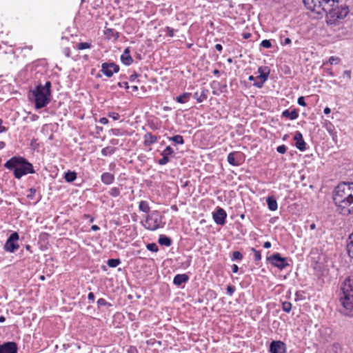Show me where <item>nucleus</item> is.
Here are the masks:
<instances>
[{
	"instance_id": "393cba45",
	"label": "nucleus",
	"mask_w": 353,
	"mask_h": 353,
	"mask_svg": "<svg viewBox=\"0 0 353 353\" xmlns=\"http://www.w3.org/2000/svg\"><path fill=\"white\" fill-rule=\"evenodd\" d=\"M347 250L349 256L353 259V232L349 236L347 239Z\"/></svg>"
},
{
	"instance_id": "bb28decb",
	"label": "nucleus",
	"mask_w": 353,
	"mask_h": 353,
	"mask_svg": "<svg viewBox=\"0 0 353 353\" xmlns=\"http://www.w3.org/2000/svg\"><path fill=\"white\" fill-rule=\"evenodd\" d=\"M159 243L161 245H165L167 247L171 245V239L165 235H160L159 238Z\"/></svg>"
},
{
	"instance_id": "6ab92c4d",
	"label": "nucleus",
	"mask_w": 353,
	"mask_h": 353,
	"mask_svg": "<svg viewBox=\"0 0 353 353\" xmlns=\"http://www.w3.org/2000/svg\"><path fill=\"white\" fill-rule=\"evenodd\" d=\"M208 90L204 88H203L201 90V92H196L194 94V98L196 100L198 103H201L204 100L207 99Z\"/></svg>"
},
{
	"instance_id": "37998d69",
	"label": "nucleus",
	"mask_w": 353,
	"mask_h": 353,
	"mask_svg": "<svg viewBox=\"0 0 353 353\" xmlns=\"http://www.w3.org/2000/svg\"><path fill=\"white\" fill-rule=\"evenodd\" d=\"M36 194V189L31 188L28 190V194H27V197L28 199H32Z\"/></svg>"
},
{
	"instance_id": "dca6fc26",
	"label": "nucleus",
	"mask_w": 353,
	"mask_h": 353,
	"mask_svg": "<svg viewBox=\"0 0 353 353\" xmlns=\"http://www.w3.org/2000/svg\"><path fill=\"white\" fill-rule=\"evenodd\" d=\"M294 139L296 141L295 146L297 149L301 151H305L306 150V143L303 139V135L299 131L295 132Z\"/></svg>"
},
{
	"instance_id": "0eeeda50",
	"label": "nucleus",
	"mask_w": 353,
	"mask_h": 353,
	"mask_svg": "<svg viewBox=\"0 0 353 353\" xmlns=\"http://www.w3.org/2000/svg\"><path fill=\"white\" fill-rule=\"evenodd\" d=\"M266 259L273 266L282 270L290 265L288 263V259L286 257H282L281 254L279 252L274 253L270 256H267Z\"/></svg>"
},
{
	"instance_id": "9b49d317",
	"label": "nucleus",
	"mask_w": 353,
	"mask_h": 353,
	"mask_svg": "<svg viewBox=\"0 0 353 353\" xmlns=\"http://www.w3.org/2000/svg\"><path fill=\"white\" fill-rule=\"evenodd\" d=\"M341 290L342 292V295H353V280L350 278L345 279L342 283Z\"/></svg>"
},
{
	"instance_id": "f257e3e1",
	"label": "nucleus",
	"mask_w": 353,
	"mask_h": 353,
	"mask_svg": "<svg viewBox=\"0 0 353 353\" xmlns=\"http://www.w3.org/2000/svg\"><path fill=\"white\" fill-rule=\"evenodd\" d=\"M306 8L317 13L325 14L328 25H335L339 20L344 19L350 10L348 6L340 4L339 0H303Z\"/></svg>"
},
{
	"instance_id": "cd10ccee",
	"label": "nucleus",
	"mask_w": 353,
	"mask_h": 353,
	"mask_svg": "<svg viewBox=\"0 0 353 353\" xmlns=\"http://www.w3.org/2000/svg\"><path fill=\"white\" fill-rule=\"evenodd\" d=\"M64 179L67 182L71 183L77 179V173L69 170L65 173Z\"/></svg>"
},
{
	"instance_id": "6e6d98bb",
	"label": "nucleus",
	"mask_w": 353,
	"mask_h": 353,
	"mask_svg": "<svg viewBox=\"0 0 353 353\" xmlns=\"http://www.w3.org/2000/svg\"><path fill=\"white\" fill-rule=\"evenodd\" d=\"M3 121L0 119V133L7 131V128L2 125Z\"/></svg>"
},
{
	"instance_id": "052dcab7",
	"label": "nucleus",
	"mask_w": 353,
	"mask_h": 353,
	"mask_svg": "<svg viewBox=\"0 0 353 353\" xmlns=\"http://www.w3.org/2000/svg\"><path fill=\"white\" fill-rule=\"evenodd\" d=\"M239 270V267L237 266V265L236 264H234L232 265V271L233 273H236Z\"/></svg>"
},
{
	"instance_id": "603ef678",
	"label": "nucleus",
	"mask_w": 353,
	"mask_h": 353,
	"mask_svg": "<svg viewBox=\"0 0 353 353\" xmlns=\"http://www.w3.org/2000/svg\"><path fill=\"white\" fill-rule=\"evenodd\" d=\"M166 32L169 37H172L174 36V30L172 28L167 27Z\"/></svg>"
},
{
	"instance_id": "473e14b6",
	"label": "nucleus",
	"mask_w": 353,
	"mask_h": 353,
	"mask_svg": "<svg viewBox=\"0 0 353 353\" xmlns=\"http://www.w3.org/2000/svg\"><path fill=\"white\" fill-rule=\"evenodd\" d=\"M121 263V261L119 259H108L107 264L110 268H116Z\"/></svg>"
},
{
	"instance_id": "c03bdc74",
	"label": "nucleus",
	"mask_w": 353,
	"mask_h": 353,
	"mask_svg": "<svg viewBox=\"0 0 353 353\" xmlns=\"http://www.w3.org/2000/svg\"><path fill=\"white\" fill-rule=\"evenodd\" d=\"M108 117L112 118L113 120H118L120 118V115L117 112H111L108 113Z\"/></svg>"
},
{
	"instance_id": "0e129e2a",
	"label": "nucleus",
	"mask_w": 353,
	"mask_h": 353,
	"mask_svg": "<svg viewBox=\"0 0 353 353\" xmlns=\"http://www.w3.org/2000/svg\"><path fill=\"white\" fill-rule=\"evenodd\" d=\"M138 77V74L137 73H134L130 75V80L131 81H134L137 77Z\"/></svg>"
},
{
	"instance_id": "7c9ffc66",
	"label": "nucleus",
	"mask_w": 353,
	"mask_h": 353,
	"mask_svg": "<svg viewBox=\"0 0 353 353\" xmlns=\"http://www.w3.org/2000/svg\"><path fill=\"white\" fill-rule=\"evenodd\" d=\"M168 139L170 141H172L173 142L177 143V144H183L184 140L182 136L181 135H175L171 137H168Z\"/></svg>"
},
{
	"instance_id": "7ed1b4c3",
	"label": "nucleus",
	"mask_w": 353,
	"mask_h": 353,
	"mask_svg": "<svg viewBox=\"0 0 353 353\" xmlns=\"http://www.w3.org/2000/svg\"><path fill=\"white\" fill-rule=\"evenodd\" d=\"M5 168L13 170L14 176L19 179L23 176L35 172L33 165L22 157H13L4 164Z\"/></svg>"
},
{
	"instance_id": "ddd939ff",
	"label": "nucleus",
	"mask_w": 353,
	"mask_h": 353,
	"mask_svg": "<svg viewBox=\"0 0 353 353\" xmlns=\"http://www.w3.org/2000/svg\"><path fill=\"white\" fill-rule=\"evenodd\" d=\"M271 353H285V344L281 341H272L270 345Z\"/></svg>"
},
{
	"instance_id": "2f4dec72",
	"label": "nucleus",
	"mask_w": 353,
	"mask_h": 353,
	"mask_svg": "<svg viewBox=\"0 0 353 353\" xmlns=\"http://www.w3.org/2000/svg\"><path fill=\"white\" fill-rule=\"evenodd\" d=\"M108 193L112 197H117L121 194V190H120V188H119L117 187H113L110 189V190L108 191Z\"/></svg>"
},
{
	"instance_id": "58836bf2",
	"label": "nucleus",
	"mask_w": 353,
	"mask_h": 353,
	"mask_svg": "<svg viewBox=\"0 0 353 353\" xmlns=\"http://www.w3.org/2000/svg\"><path fill=\"white\" fill-rule=\"evenodd\" d=\"M243 254L239 251H234L232 253V261L239 260L243 259Z\"/></svg>"
},
{
	"instance_id": "aec40b11",
	"label": "nucleus",
	"mask_w": 353,
	"mask_h": 353,
	"mask_svg": "<svg viewBox=\"0 0 353 353\" xmlns=\"http://www.w3.org/2000/svg\"><path fill=\"white\" fill-rule=\"evenodd\" d=\"M101 181L105 185H110L114 181V176L110 172H104L101 176Z\"/></svg>"
},
{
	"instance_id": "4c0bfd02",
	"label": "nucleus",
	"mask_w": 353,
	"mask_h": 353,
	"mask_svg": "<svg viewBox=\"0 0 353 353\" xmlns=\"http://www.w3.org/2000/svg\"><path fill=\"white\" fill-rule=\"evenodd\" d=\"M97 305H98L99 307H100L101 306H108V307L112 306L111 303L107 302L106 300L103 298L98 299Z\"/></svg>"
},
{
	"instance_id": "39448f33",
	"label": "nucleus",
	"mask_w": 353,
	"mask_h": 353,
	"mask_svg": "<svg viewBox=\"0 0 353 353\" xmlns=\"http://www.w3.org/2000/svg\"><path fill=\"white\" fill-rule=\"evenodd\" d=\"M144 227L149 230H156L159 228H163L162 216L157 210L152 211L146 216Z\"/></svg>"
},
{
	"instance_id": "4d7b16f0",
	"label": "nucleus",
	"mask_w": 353,
	"mask_h": 353,
	"mask_svg": "<svg viewBox=\"0 0 353 353\" xmlns=\"http://www.w3.org/2000/svg\"><path fill=\"white\" fill-rule=\"evenodd\" d=\"M118 85L121 88L125 87L126 89L129 88L128 83L127 82H119Z\"/></svg>"
},
{
	"instance_id": "bf43d9fd",
	"label": "nucleus",
	"mask_w": 353,
	"mask_h": 353,
	"mask_svg": "<svg viewBox=\"0 0 353 353\" xmlns=\"http://www.w3.org/2000/svg\"><path fill=\"white\" fill-rule=\"evenodd\" d=\"M99 122L101 123V124H107L108 123V119L105 117H102L99 120Z\"/></svg>"
},
{
	"instance_id": "b1692460",
	"label": "nucleus",
	"mask_w": 353,
	"mask_h": 353,
	"mask_svg": "<svg viewBox=\"0 0 353 353\" xmlns=\"http://www.w3.org/2000/svg\"><path fill=\"white\" fill-rule=\"evenodd\" d=\"M268 76L266 74L259 75L256 77V81H254L253 85L261 88L263 86L264 83L267 81Z\"/></svg>"
},
{
	"instance_id": "a211bd4d",
	"label": "nucleus",
	"mask_w": 353,
	"mask_h": 353,
	"mask_svg": "<svg viewBox=\"0 0 353 353\" xmlns=\"http://www.w3.org/2000/svg\"><path fill=\"white\" fill-rule=\"evenodd\" d=\"M189 280V276L186 274H176L173 279V283L179 286L182 283H186Z\"/></svg>"
},
{
	"instance_id": "680f3d73",
	"label": "nucleus",
	"mask_w": 353,
	"mask_h": 353,
	"mask_svg": "<svg viewBox=\"0 0 353 353\" xmlns=\"http://www.w3.org/2000/svg\"><path fill=\"white\" fill-rule=\"evenodd\" d=\"M112 131L113 134L115 136H119L121 134L120 133V130L119 129H113Z\"/></svg>"
},
{
	"instance_id": "e2e57ef3",
	"label": "nucleus",
	"mask_w": 353,
	"mask_h": 353,
	"mask_svg": "<svg viewBox=\"0 0 353 353\" xmlns=\"http://www.w3.org/2000/svg\"><path fill=\"white\" fill-rule=\"evenodd\" d=\"M215 49L217 50V51H219V52H221L222 50H223V47L221 44H216L215 46H214Z\"/></svg>"
},
{
	"instance_id": "5701e85b",
	"label": "nucleus",
	"mask_w": 353,
	"mask_h": 353,
	"mask_svg": "<svg viewBox=\"0 0 353 353\" xmlns=\"http://www.w3.org/2000/svg\"><path fill=\"white\" fill-rule=\"evenodd\" d=\"M157 141V137L152 135L151 133H147L144 136V145L146 146L150 145Z\"/></svg>"
},
{
	"instance_id": "13d9d810",
	"label": "nucleus",
	"mask_w": 353,
	"mask_h": 353,
	"mask_svg": "<svg viewBox=\"0 0 353 353\" xmlns=\"http://www.w3.org/2000/svg\"><path fill=\"white\" fill-rule=\"evenodd\" d=\"M88 299L89 301L94 302V294L92 292H90L88 295Z\"/></svg>"
},
{
	"instance_id": "3c124183",
	"label": "nucleus",
	"mask_w": 353,
	"mask_h": 353,
	"mask_svg": "<svg viewBox=\"0 0 353 353\" xmlns=\"http://www.w3.org/2000/svg\"><path fill=\"white\" fill-rule=\"evenodd\" d=\"M297 103L299 105L304 106V107L306 106V103L305 102V99L303 97H299Z\"/></svg>"
},
{
	"instance_id": "8fccbe9b",
	"label": "nucleus",
	"mask_w": 353,
	"mask_h": 353,
	"mask_svg": "<svg viewBox=\"0 0 353 353\" xmlns=\"http://www.w3.org/2000/svg\"><path fill=\"white\" fill-rule=\"evenodd\" d=\"M332 350L335 353H341V347L339 344H334L332 347Z\"/></svg>"
},
{
	"instance_id": "f03ea898",
	"label": "nucleus",
	"mask_w": 353,
	"mask_h": 353,
	"mask_svg": "<svg viewBox=\"0 0 353 353\" xmlns=\"http://www.w3.org/2000/svg\"><path fill=\"white\" fill-rule=\"evenodd\" d=\"M336 211L343 216L353 214V183H341L332 192Z\"/></svg>"
},
{
	"instance_id": "1a4fd4ad",
	"label": "nucleus",
	"mask_w": 353,
	"mask_h": 353,
	"mask_svg": "<svg viewBox=\"0 0 353 353\" xmlns=\"http://www.w3.org/2000/svg\"><path fill=\"white\" fill-rule=\"evenodd\" d=\"M227 213L224 209L217 207L212 212V219L216 224L223 225L225 223Z\"/></svg>"
},
{
	"instance_id": "69168bd1",
	"label": "nucleus",
	"mask_w": 353,
	"mask_h": 353,
	"mask_svg": "<svg viewBox=\"0 0 353 353\" xmlns=\"http://www.w3.org/2000/svg\"><path fill=\"white\" fill-rule=\"evenodd\" d=\"M263 247L266 249H268L271 247V243L269 241H266L263 244Z\"/></svg>"
},
{
	"instance_id": "4468645a",
	"label": "nucleus",
	"mask_w": 353,
	"mask_h": 353,
	"mask_svg": "<svg viewBox=\"0 0 353 353\" xmlns=\"http://www.w3.org/2000/svg\"><path fill=\"white\" fill-rule=\"evenodd\" d=\"M227 160L230 165L238 166L241 163V154L239 152H230L228 155Z\"/></svg>"
},
{
	"instance_id": "c9c22d12",
	"label": "nucleus",
	"mask_w": 353,
	"mask_h": 353,
	"mask_svg": "<svg viewBox=\"0 0 353 353\" xmlns=\"http://www.w3.org/2000/svg\"><path fill=\"white\" fill-rule=\"evenodd\" d=\"M90 47H91V44L88 42H81V43H79L77 45V49L79 50L88 49V48H90Z\"/></svg>"
},
{
	"instance_id": "9d476101",
	"label": "nucleus",
	"mask_w": 353,
	"mask_h": 353,
	"mask_svg": "<svg viewBox=\"0 0 353 353\" xmlns=\"http://www.w3.org/2000/svg\"><path fill=\"white\" fill-rule=\"evenodd\" d=\"M119 66L114 63H103L101 65V72L108 77H111L114 73L118 72Z\"/></svg>"
},
{
	"instance_id": "423d86ee",
	"label": "nucleus",
	"mask_w": 353,
	"mask_h": 353,
	"mask_svg": "<svg viewBox=\"0 0 353 353\" xmlns=\"http://www.w3.org/2000/svg\"><path fill=\"white\" fill-rule=\"evenodd\" d=\"M340 302L342 305L340 312L347 316H353V295H341Z\"/></svg>"
},
{
	"instance_id": "f3484780",
	"label": "nucleus",
	"mask_w": 353,
	"mask_h": 353,
	"mask_svg": "<svg viewBox=\"0 0 353 353\" xmlns=\"http://www.w3.org/2000/svg\"><path fill=\"white\" fill-rule=\"evenodd\" d=\"M121 62L126 65H130L133 62V59L130 55V48H126L121 56Z\"/></svg>"
},
{
	"instance_id": "6e6552de",
	"label": "nucleus",
	"mask_w": 353,
	"mask_h": 353,
	"mask_svg": "<svg viewBox=\"0 0 353 353\" xmlns=\"http://www.w3.org/2000/svg\"><path fill=\"white\" fill-rule=\"evenodd\" d=\"M19 238V236L17 232L12 233L4 245V250L10 253H13L19 248V245L15 243V241H18Z\"/></svg>"
},
{
	"instance_id": "5fc2aeb1",
	"label": "nucleus",
	"mask_w": 353,
	"mask_h": 353,
	"mask_svg": "<svg viewBox=\"0 0 353 353\" xmlns=\"http://www.w3.org/2000/svg\"><path fill=\"white\" fill-rule=\"evenodd\" d=\"M343 77H346L349 80L351 78V72L350 70H345L343 74Z\"/></svg>"
},
{
	"instance_id": "a878e982",
	"label": "nucleus",
	"mask_w": 353,
	"mask_h": 353,
	"mask_svg": "<svg viewBox=\"0 0 353 353\" xmlns=\"http://www.w3.org/2000/svg\"><path fill=\"white\" fill-rule=\"evenodd\" d=\"M190 96H191V93L185 92L183 94L178 96L176 98V101L180 103H185L189 101Z\"/></svg>"
},
{
	"instance_id": "f8f14e48",
	"label": "nucleus",
	"mask_w": 353,
	"mask_h": 353,
	"mask_svg": "<svg viewBox=\"0 0 353 353\" xmlns=\"http://www.w3.org/2000/svg\"><path fill=\"white\" fill-rule=\"evenodd\" d=\"M18 347L15 342H6L0 345V353H17Z\"/></svg>"
},
{
	"instance_id": "2eb2a0df",
	"label": "nucleus",
	"mask_w": 353,
	"mask_h": 353,
	"mask_svg": "<svg viewBox=\"0 0 353 353\" xmlns=\"http://www.w3.org/2000/svg\"><path fill=\"white\" fill-rule=\"evenodd\" d=\"M173 153V149L170 146H167L165 149L161 153L162 158L159 160L158 163L161 165L167 164L170 161L168 156L172 155Z\"/></svg>"
},
{
	"instance_id": "72a5a7b5",
	"label": "nucleus",
	"mask_w": 353,
	"mask_h": 353,
	"mask_svg": "<svg viewBox=\"0 0 353 353\" xmlns=\"http://www.w3.org/2000/svg\"><path fill=\"white\" fill-rule=\"evenodd\" d=\"M41 89L43 90V91L46 93H51L50 92V88H51V83L50 81H48L46 82L44 85H42L41 84H39L37 85Z\"/></svg>"
},
{
	"instance_id": "e433bc0d",
	"label": "nucleus",
	"mask_w": 353,
	"mask_h": 353,
	"mask_svg": "<svg viewBox=\"0 0 353 353\" xmlns=\"http://www.w3.org/2000/svg\"><path fill=\"white\" fill-rule=\"evenodd\" d=\"M251 251L254 253V261H259L261 259V252L259 250H256L255 248H252Z\"/></svg>"
},
{
	"instance_id": "4be33fe9",
	"label": "nucleus",
	"mask_w": 353,
	"mask_h": 353,
	"mask_svg": "<svg viewBox=\"0 0 353 353\" xmlns=\"http://www.w3.org/2000/svg\"><path fill=\"white\" fill-rule=\"evenodd\" d=\"M268 209L271 211H275L278 208L276 200L273 196H268L266 199Z\"/></svg>"
},
{
	"instance_id": "c85d7f7f",
	"label": "nucleus",
	"mask_w": 353,
	"mask_h": 353,
	"mask_svg": "<svg viewBox=\"0 0 353 353\" xmlns=\"http://www.w3.org/2000/svg\"><path fill=\"white\" fill-rule=\"evenodd\" d=\"M139 209L140 211L148 213L150 210L149 204L145 201H141L139 204Z\"/></svg>"
},
{
	"instance_id": "338daca9",
	"label": "nucleus",
	"mask_w": 353,
	"mask_h": 353,
	"mask_svg": "<svg viewBox=\"0 0 353 353\" xmlns=\"http://www.w3.org/2000/svg\"><path fill=\"white\" fill-rule=\"evenodd\" d=\"M323 112H324V113H325V114H330V113L331 110H330V108L326 107V108L324 109Z\"/></svg>"
},
{
	"instance_id": "ea45409f",
	"label": "nucleus",
	"mask_w": 353,
	"mask_h": 353,
	"mask_svg": "<svg viewBox=\"0 0 353 353\" xmlns=\"http://www.w3.org/2000/svg\"><path fill=\"white\" fill-rule=\"evenodd\" d=\"M258 72L259 73V75L266 74L268 77L270 74V70L267 67H259Z\"/></svg>"
},
{
	"instance_id": "20e7f679",
	"label": "nucleus",
	"mask_w": 353,
	"mask_h": 353,
	"mask_svg": "<svg viewBox=\"0 0 353 353\" xmlns=\"http://www.w3.org/2000/svg\"><path fill=\"white\" fill-rule=\"evenodd\" d=\"M32 92L37 109L46 107L50 103L51 93H46L43 90L38 86H37Z\"/></svg>"
},
{
	"instance_id": "de8ad7c7",
	"label": "nucleus",
	"mask_w": 353,
	"mask_h": 353,
	"mask_svg": "<svg viewBox=\"0 0 353 353\" xmlns=\"http://www.w3.org/2000/svg\"><path fill=\"white\" fill-rule=\"evenodd\" d=\"M281 45H288L291 43V39L290 38H284L281 36Z\"/></svg>"
},
{
	"instance_id": "a19ab883",
	"label": "nucleus",
	"mask_w": 353,
	"mask_h": 353,
	"mask_svg": "<svg viewBox=\"0 0 353 353\" xmlns=\"http://www.w3.org/2000/svg\"><path fill=\"white\" fill-rule=\"evenodd\" d=\"M146 248L148 250L151 251V252H157L158 251V246L157 245L156 243H148L147 245H146Z\"/></svg>"
},
{
	"instance_id": "a18cd8bd",
	"label": "nucleus",
	"mask_w": 353,
	"mask_h": 353,
	"mask_svg": "<svg viewBox=\"0 0 353 353\" xmlns=\"http://www.w3.org/2000/svg\"><path fill=\"white\" fill-rule=\"evenodd\" d=\"M276 150L279 153L285 154L287 151V147L285 145H281L277 147Z\"/></svg>"
},
{
	"instance_id": "c756f323",
	"label": "nucleus",
	"mask_w": 353,
	"mask_h": 353,
	"mask_svg": "<svg viewBox=\"0 0 353 353\" xmlns=\"http://www.w3.org/2000/svg\"><path fill=\"white\" fill-rule=\"evenodd\" d=\"M115 152V148L112 147H105L102 149L101 154L103 156H110Z\"/></svg>"
},
{
	"instance_id": "864d4df0",
	"label": "nucleus",
	"mask_w": 353,
	"mask_h": 353,
	"mask_svg": "<svg viewBox=\"0 0 353 353\" xmlns=\"http://www.w3.org/2000/svg\"><path fill=\"white\" fill-rule=\"evenodd\" d=\"M128 353H138V350L135 347L130 346L128 350Z\"/></svg>"
},
{
	"instance_id": "f704fd0d",
	"label": "nucleus",
	"mask_w": 353,
	"mask_h": 353,
	"mask_svg": "<svg viewBox=\"0 0 353 353\" xmlns=\"http://www.w3.org/2000/svg\"><path fill=\"white\" fill-rule=\"evenodd\" d=\"M282 309L285 312H290L292 310V303L288 301L283 302L282 304Z\"/></svg>"
},
{
	"instance_id": "774afa93",
	"label": "nucleus",
	"mask_w": 353,
	"mask_h": 353,
	"mask_svg": "<svg viewBox=\"0 0 353 353\" xmlns=\"http://www.w3.org/2000/svg\"><path fill=\"white\" fill-rule=\"evenodd\" d=\"M91 229L93 230V231H97L99 230V227L97 226V225H93L91 228Z\"/></svg>"
},
{
	"instance_id": "09e8293b",
	"label": "nucleus",
	"mask_w": 353,
	"mask_h": 353,
	"mask_svg": "<svg viewBox=\"0 0 353 353\" xmlns=\"http://www.w3.org/2000/svg\"><path fill=\"white\" fill-rule=\"evenodd\" d=\"M339 61V59L338 57H330V59H329V63L330 64H337Z\"/></svg>"
},
{
	"instance_id": "49530a36",
	"label": "nucleus",
	"mask_w": 353,
	"mask_h": 353,
	"mask_svg": "<svg viewBox=\"0 0 353 353\" xmlns=\"http://www.w3.org/2000/svg\"><path fill=\"white\" fill-rule=\"evenodd\" d=\"M236 288L233 285H228L227 287V294L230 296H232V294H234V291H235Z\"/></svg>"
},
{
	"instance_id": "79ce46f5",
	"label": "nucleus",
	"mask_w": 353,
	"mask_h": 353,
	"mask_svg": "<svg viewBox=\"0 0 353 353\" xmlns=\"http://www.w3.org/2000/svg\"><path fill=\"white\" fill-rule=\"evenodd\" d=\"M261 46L264 48H270L272 47V43L270 40L265 39L261 41Z\"/></svg>"
},
{
	"instance_id": "412c9836",
	"label": "nucleus",
	"mask_w": 353,
	"mask_h": 353,
	"mask_svg": "<svg viewBox=\"0 0 353 353\" xmlns=\"http://www.w3.org/2000/svg\"><path fill=\"white\" fill-rule=\"evenodd\" d=\"M282 116L285 118H289L291 120H294L299 117V112L298 110L295 109L292 111H290L289 110H285L282 112Z\"/></svg>"
}]
</instances>
